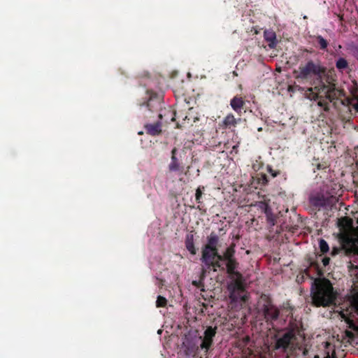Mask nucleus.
Listing matches in <instances>:
<instances>
[{
    "label": "nucleus",
    "mask_w": 358,
    "mask_h": 358,
    "mask_svg": "<svg viewBox=\"0 0 358 358\" xmlns=\"http://www.w3.org/2000/svg\"><path fill=\"white\" fill-rule=\"evenodd\" d=\"M310 266H316L317 268L318 267L317 264L316 262H310Z\"/></svg>",
    "instance_id": "obj_36"
},
{
    "label": "nucleus",
    "mask_w": 358,
    "mask_h": 358,
    "mask_svg": "<svg viewBox=\"0 0 358 358\" xmlns=\"http://www.w3.org/2000/svg\"><path fill=\"white\" fill-rule=\"evenodd\" d=\"M219 231H220V234H222V235L225 234V233H226V231L224 230L223 228L220 229Z\"/></svg>",
    "instance_id": "obj_35"
},
{
    "label": "nucleus",
    "mask_w": 358,
    "mask_h": 358,
    "mask_svg": "<svg viewBox=\"0 0 358 358\" xmlns=\"http://www.w3.org/2000/svg\"><path fill=\"white\" fill-rule=\"evenodd\" d=\"M159 120L153 124L147 123L144 125L145 133L152 136H159L162 132V125L160 120L162 119V113H157Z\"/></svg>",
    "instance_id": "obj_11"
},
{
    "label": "nucleus",
    "mask_w": 358,
    "mask_h": 358,
    "mask_svg": "<svg viewBox=\"0 0 358 358\" xmlns=\"http://www.w3.org/2000/svg\"><path fill=\"white\" fill-rule=\"evenodd\" d=\"M317 105L322 108H323V110L324 111H329V103L325 99H321L317 102Z\"/></svg>",
    "instance_id": "obj_30"
},
{
    "label": "nucleus",
    "mask_w": 358,
    "mask_h": 358,
    "mask_svg": "<svg viewBox=\"0 0 358 358\" xmlns=\"http://www.w3.org/2000/svg\"><path fill=\"white\" fill-rule=\"evenodd\" d=\"M354 99H355L356 101L352 102V101H350V106H352V108L356 110V112L358 113V96H355Z\"/></svg>",
    "instance_id": "obj_32"
},
{
    "label": "nucleus",
    "mask_w": 358,
    "mask_h": 358,
    "mask_svg": "<svg viewBox=\"0 0 358 358\" xmlns=\"http://www.w3.org/2000/svg\"><path fill=\"white\" fill-rule=\"evenodd\" d=\"M217 327H208L204 331L203 337H200L202 340L200 344V348L204 350L207 352L213 345V338L215 336Z\"/></svg>",
    "instance_id": "obj_9"
},
{
    "label": "nucleus",
    "mask_w": 358,
    "mask_h": 358,
    "mask_svg": "<svg viewBox=\"0 0 358 358\" xmlns=\"http://www.w3.org/2000/svg\"><path fill=\"white\" fill-rule=\"evenodd\" d=\"M356 56H357V59H358V49L356 50Z\"/></svg>",
    "instance_id": "obj_37"
},
{
    "label": "nucleus",
    "mask_w": 358,
    "mask_h": 358,
    "mask_svg": "<svg viewBox=\"0 0 358 358\" xmlns=\"http://www.w3.org/2000/svg\"><path fill=\"white\" fill-rule=\"evenodd\" d=\"M310 203L318 210L321 208L328 210L331 209L336 204V200L332 196L328 198L324 192H320L310 197Z\"/></svg>",
    "instance_id": "obj_5"
},
{
    "label": "nucleus",
    "mask_w": 358,
    "mask_h": 358,
    "mask_svg": "<svg viewBox=\"0 0 358 358\" xmlns=\"http://www.w3.org/2000/svg\"><path fill=\"white\" fill-rule=\"evenodd\" d=\"M307 97L310 100H316L319 99L317 93L315 92L313 88H309L306 92Z\"/></svg>",
    "instance_id": "obj_29"
},
{
    "label": "nucleus",
    "mask_w": 358,
    "mask_h": 358,
    "mask_svg": "<svg viewBox=\"0 0 358 358\" xmlns=\"http://www.w3.org/2000/svg\"><path fill=\"white\" fill-rule=\"evenodd\" d=\"M319 247L320 251L324 254L329 251V245L326 241L324 239H320L319 241Z\"/></svg>",
    "instance_id": "obj_26"
},
{
    "label": "nucleus",
    "mask_w": 358,
    "mask_h": 358,
    "mask_svg": "<svg viewBox=\"0 0 358 358\" xmlns=\"http://www.w3.org/2000/svg\"><path fill=\"white\" fill-rule=\"evenodd\" d=\"M262 313L265 321L270 324H272L274 321H276L280 315L279 309L274 306L271 299H268L266 303L262 306Z\"/></svg>",
    "instance_id": "obj_6"
},
{
    "label": "nucleus",
    "mask_w": 358,
    "mask_h": 358,
    "mask_svg": "<svg viewBox=\"0 0 358 358\" xmlns=\"http://www.w3.org/2000/svg\"><path fill=\"white\" fill-rule=\"evenodd\" d=\"M210 257L213 256V259H216V261H220V262L221 263V262H226V259H224L223 257V254L222 255H220L218 252V250H216V252H210L208 254Z\"/></svg>",
    "instance_id": "obj_27"
},
{
    "label": "nucleus",
    "mask_w": 358,
    "mask_h": 358,
    "mask_svg": "<svg viewBox=\"0 0 358 358\" xmlns=\"http://www.w3.org/2000/svg\"><path fill=\"white\" fill-rule=\"evenodd\" d=\"M166 304H167V300L165 297H164L162 296H157V299L156 301V306L157 308L166 307Z\"/></svg>",
    "instance_id": "obj_25"
},
{
    "label": "nucleus",
    "mask_w": 358,
    "mask_h": 358,
    "mask_svg": "<svg viewBox=\"0 0 358 358\" xmlns=\"http://www.w3.org/2000/svg\"><path fill=\"white\" fill-rule=\"evenodd\" d=\"M348 66L349 64L345 58L340 57L336 62V67L339 71L343 72L344 70L347 69Z\"/></svg>",
    "instance_id": "obj_18"
},
{
    "label": "nucleus",
    "mask_w": 358,
    "mask_h": 358,
    "mask_svg": "<svg viewBox=\"0 0 358 358\" xmlns=\"http://www.w3.org/2000/svg\"><path fill=\"white\" fill-rule=\"evenodd\" d=\"M206 187L203 185L199 186L195 192V200L196 203L198 204L197 209L201 210V206L203 204V201L201 200L202 196L203 194V192L205 191Z\"/></svg>",
    "instance_id": "obj_17"
},
{
    "label": "nucleus",
    "mask_w": 358,
    "mask_h": 358,
    "mask_svg": "<svg viewBox=\"0 0 358 358\" xmlns=\"http://www.w3.org/2000/svg\"><path fill=\"white\" fill-rule=\"evenodd\" d=\"M350 93H351V97L348 99V104H350V101L354 102L356 101L355 99H354V98H355V96H358V87L355 86V87H352L350 90Z\"/></svg>",
    "instance_id": "obj_28"
},
{
    "label": "nucleus",
    "mask_w": 358,
    "mask_h": 358,
    "mask_svg": "<svg viewBox=\"0 0 358 358\" xmlns=\"http://www.w3.org/2000/svg\"><path fill=\"white\" fill-rule=\"evenodd\" d=\"M264 38L265 41L268 43V45L271 49L276 48L278 41L274 31L272 29H266L264 31Z\"/></svg>",
    "instance_id": "obj_13"
},
{
    "label": "nucleus",
    "mask_w": 358,
    "mask_h": 358,
    "mask_svg": "<svg viewBox=\"0 0 358 358\" xmlns=\"http://www.w3.org/2000/svg\"><path fill=\"white\" fill-rule=\"evenodd\" d=\"M326 358H330L329 356H327Z\"/></svg>",
    "instance_id": "obj_41"
},
{
    "label": "nucleus",
    "mask_w": 358,
    "mask_h": 358,
    "mask_svg": "<svg viewBox=\"0 0 358 358\" xmlns=\"http://www.w3.org/2000/svg\"><path fill=\"white\" fill-rule=\"evenodd\" d=\"M261 180H262V183L263 184H266V183L268 182L267 177H266V176L265 174H263L262 176Z\"/></svg>",
    "instance_id": "obj_34"
},
{
    "label": "nucleus",
    "mask_w": 358,
    "mask_h": 358,
    "mask_svg": "<svg viewBox=\"0 0 358 358\" xmlns=\"http://www.w3.org/2000/svg\"><path fill=\"white\" fill-rule=\"evenodd\" d=\"M350 304L358 312V292L353 293L350 297Z\"/></svg>",
    "instance_id": "obj_23"
},
{
    "label": "nucleus",
    "mask_w": 358,
    "mask_h": 358,
    "mask_svg": "<svg viewBox=\"0 0 358 358\" xmlns=\"http://www.w3.org/2000/svg\"><path fill=\"white\" fill-rule=\"evenodd\" d=\"M245 104V100L242 96H235L230 101V106H231L233 110L238 114L241 113Z\"/></svg>",
    "instance_id": "obj_14"
},
{
    "label": "nucleus",
    "mask_w": 358,
    "mask_h": 358,
    "mask_svg": "<svg viewBox=\"0 0 358 358\" xmlns=\"http://www.w3.org/2000/svg\"><path fill=\"white\" fill-rule=\"evenodd\" d=\"M258 207L264 213H268L269 210H271V208L270 207L268 203L265 201H259L258 203Z\"/></svg>",
    "instance_id": "obj_24"
},
{
    "label": "nucleus",
    "mask_w": 358,
    "mask_h": 358,
    "mask_svg": "<svg viewBox=\"0 0 358 358\" xmlns=\"http://www.w3.org/2000/svg\"><path fill=\"white\" fill-rule=\"evenodd\" d=\"M235 248L236 244L232 243L223 253V257L226 259V271L230 280L227 288L231 301L245 303L248 298L244 293L245 291L244 278L242 273L237 271L239 263L235 257Z\"/></svg>",
    "instance_id": "obj_1"
},
{
    "label": "nucleus",
    "mask_w": 358,
    "mask_h": 358,
    "mask_svg": "<svg viewBox=\"0 0 358 358\" xmlns=\"http://www.w3.org/2000/svg\"><path fill=\"white\" fill-rule=\"evenodd\" d=\"M267 171L271 175V176L273 178H275L276 176H278L280 174V171H279L273 170L271 168V166H267Z\"/></svg>",
    "instance_id": "obj_31"
},
{
    "label": "nucleus",
    "mask_w": 358,
    "mask_h": 358,
    "mask_svg": "<svg viewBox=\"0 0 358 358\" xmlns=\"http://www.w3.org/2000/svg\"><path fill=\"white\" fill-rule=\"evenodd\" d=\"M325 71L326 69L322 66L320 62L315 63L313 60H309L306 64H301L298 70H294V75L298 80L310 81L313 78L321 80ZM315 89L317 90L318 93L324 94L329 101L336 99L340 94V90L331 82L326 83L320 80L319 85L315 87Z\"/></svg>",
    "instance_id": "obj_2"
},
{
    "label": "nucleus",
    "mask_w": 358,
    "mask_h": 358,
    "mask_svg": "<svg viewBox=\"0 0 358 358\" xmlns=\"http://www.w3.org/2000/svg\"><path fill=\"white\" fill-rule=\"evenodd\" d=\"M236 124V120L232 114L227 115L223 120V124L226 127L230 128L231 127H235Z\"/></svg>",
    "instance_id": "obj_19"
},
{
    "label": "nucleus",
    "mask_w": 358,
    "mask_h": 358,
    "mask_svg": "<svg viewBox=\"0 0 358 358\" xmlns=\"http://www.w3.org/2000/svg\"><path fill=\"white\" fill-rule=\"evenodd\" d=\"M352 220L347 217H343L338 222V226L341 228H345V227L351 228V227H352Z\"/></svg>",
    "instance_id": "obj_22"
},
{
    "label": "nucleus",
    "mask_w": 358,
    "mask_h": 358,
    "mask_svg": "<svg viewBox=\"0 0 358 358\" xmlns=\"http://www.w3.org/2000/svg\"><path fill=\"white\" fill-rule=\"evenodd\" d=\"M341 187L339 184L330 181L323 187L321 192H324L328 198L334 197L337 203L338 201V196L341 195L339 193Z\"/></svg>",
    "instance_id": "obj_10"
},
{
    "label": "nucleus",
    "mask_w": 358,
    "mask_h": 358,
    "mask_svg": "<svg viewBox=\"0 0 358 358\" xmlns=\"http://www.w3.org/2000/svg\"><path fill=\"white\" fill-rule=\"evenodd\" d=\"M301 330L296 322H289L287 329L276 339L275 349L285 352L294 344L296 335L301 336Z\"/></svg>",
    "instance_id": "obj_4"
},
{
    "label": "nucleus",
    "mask_w": 358,
    "mask_h": 358,
    "mask_svg": "<svg viewBox=\"0 0 358 358\" xmlns=\"http://www.w3.org/2000/svg\"><path fill=\"white\" fill-rule=\"evenodd\" d=\"M311 291L312 304L316 307H327L334 303L336 295L328 279H317Z\"/></svg>",
    "instance_id": "obj_3"
},
{
    "label": "nucleus",
    "mask_w": 358,
    "mask_h": 358,
    "mask_svg": "<svg viewBox=\"0 0 358 358\" xmlns=\"http://www.w3.org/2000/svg\"><path fill=\"white\" fill-rule=\"evenodd\" d=\"M329 262H330V258L329 257H324L322 259V263H323V265L324 266H327V265H329Z\"/></svg>",
    "instance_id": "obj_33"
},
{
    "label": "nucleus",
    "mask_w": 358,
    "mask_h": 358,
    "mask_svg": "<svg viewBox=\"0 0 358 358\" xmlns=\"http://www.w3.org/2000/svg\"><path fill=\"white\" fill-rule=\"evenodd\" d=\"M317 169H321V165H320V164H318V166H317Z\"/></svg>",
    "instance_id": "obj_38"
},
{
    "label": "nucleus",
    "mask_w": 358,
    "mask_h": 358,
    "mask_svg": "<svg viewBox=\"0 0 358 358\" xmlns=\"http://www.w3.org/2000/svg\"><path fill=\"white\" fill-rule=\"evenodd\" d=\"M171 121H175V117H172Z\"/></svg>",
    "instance_id": "obj_40"
},
{
    "label": "nucleus",
    "mask_w": 358,
    "mask_h": 358,
    "mask_svg": "<svg viewBox=\"0 0 358 358\" xmlns=\"http://www.w3.org/2000/svg\"><path fill=\"white\" fill-rule=\"evenodd\" d=\"M146 107L148 108V110L151 112L158 113V111L162 108L160 96L155 93H150L149 99L146 102Z\"/></svg>",
    "instance_id": "obj_12"
},
{
    "label": "nucleus",
    "mask_w": 358,
    "mask_h": 358,
    "mask_svg": "<svg viewBox=\"0 0 358 358\" xmlns=\"http://www.w3.org/2000/svg\"><path fill=\"white\" fill-rule=\"evenodd\" d=\"M200 260L203 264L201 268L202 275H205L207 272H209L211 270L216 272L218 269H224V268L222 267V264L220 261L213 259V256L210 257L209 255H201Z\"/></svg>",
    "instance_id": "obj_8"
},
{
    "label": "nucleus",
    "mask_w": 358,
    "mask_h": 358,
    "mask_svg": "<svg viewBox=\"0 0 358 358\" xmlns=\"http://www.w3.org/2000/svg\"><path fill=\"white\" fill-rule=\"evenodd\" d=\"M177 152L178 149L176 148H173L171 150V160L169 164V169L171 172H175L180 170V163L178 158L176 157Z\"/></svg>",
    "instance_id": "obj_15"
},
{
    "label": "nucleus",
    "mask_w": 358,
    "mask_h": 358,
    "mask_svg": "<svg viewBox=\"0 0 358 358\" xmlns=\"http://www.w3.org/2000/svg\"><path fill=\"white\" fill-rule=\"evenodd\" d=\"M138 134L139 135H141V134H143V131H139Z\"/></svg>",
    "instance_id": "obj_39"
},
{
    "label": "nucleus",
    "mask_w": 358,
    "mask_h": 358,
    "mask_svg": "<svg viewBox=\"0 0 358 358\" xmlns=\"http://www.w3.org/2000/svg\"><path fill=\"white\" fill-rule=\"evenodd\" d=\"M357 223H358V219H357Z\"/></svg>",
    "instance_id": "obj_42"
},
{
    "label": "nucleus",
    "mask_w": 358,
    "mask_h": 358,
    "mask_svg": "<svg viewBox=\"0 0 358 358\" xmlns=\"http://www.w3.org/2000/svg\"><path fill=\"white\" fill-rule=\"evenodd\" d=\"M265 215L266 217V221H267L268 224L271 227H273L276 222V217L273 213L272 209L271 210H269L268 213H266Z\"/></svg>",
    "instance_id": "obj_21"
},
{
    "label": "nucleus",
    "mask_w": 358,
    "mask_h": 358,
    "mask_svg": "<svg viewBox=\"0 0 358 358\" xmlns=\"http://www.w3.org/2000/svg\"><path fill=\"white\" fill-rule=\"evenodd\" d=\"M221 245L218 234L212 231L206 238V243L201 248V255H206L210 252H216Z\"/></svg>",
    "instance_id": "obj_7"
},
{
    "label": "nucleus",
    "mask_w": 358,
    "mask_h": 358,
    "mask_svg": "<svg viewBox=\"0 0 358 358\" xmlns=\"http://www.w3.org/2000/svg\"><path fill=\"white\" fill-rule=\"evenodd\" d=\"M314 38L317 42L320 49L322 50H325L329 44L328 41L326 39H324L321 35L315 36Z\"/></svg>",
    "instance_id": "obj_20"
},
{
    "label": "nucleus",
    "mask_w": 358,
    "mask_h": 358,
    "mask_svg": "<svg viewBox=\"0 0 358 358\" xmlns=\"http://www.w3.org/2000/svg\"><path fill=\"white\" fill-rule=\"evenodd\" d=\"M185 247L187 250L193 255H196V249L194 246V236L192 234L187 235L185 239Z\"/></svg>",
    "instance_id": "obj_16"
}]
</instances>
